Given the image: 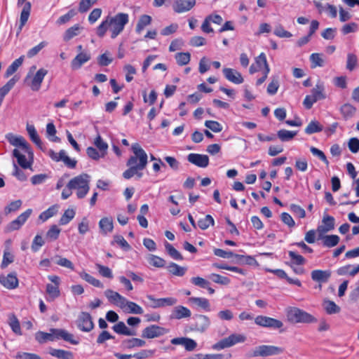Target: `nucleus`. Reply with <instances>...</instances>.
Here are the masks:
<instances>
[{"instance_id":"3c124183","label":"nucleus","mask_w":359,"mask_h":359,"mask_svg":"<svg viewBox=\"0 0 359 359\" xmlns=\"http://www.w3.org/2000/svg\"><path fill=\"white\" fill-rule=\"evenodd\" d=\"M324 86L323 84L318 83L311 90V96L316 99V101L324 99Z\"/></svg>"},{"instance_id":"39448f33","label":"nucleus","mask_w":359,"mask_h":359,"mask_svg":"<svg viewBox=\"0 0 359 359\" xmlns=\"http://www.w3.org/2000/svg\"><path fill=\"white\" fill-rule=\"evenodd\" d=\"M284 352V348L282 347L273 346V345H259L255 347L250 353V357H269L273 355H278Z\"/></svg>"},{"instance_id":"052dcab7","label":"nucleus","mask_w":359,"mask_h":359,"mask_svg":"<svg viewBox=\"0 0 359 359\" xmlns=\"http://www.w3.org/2000/svg\"><path fill=\"white\" fill-rule=\"evenodd\" d=\"M57 206L53 205V206L50 207L49 208H48L46 210L42 212L40 214L39 218L41 220H42L43 222H45L56 214L57 210Z\"/></svg>"},{"instance_id":"f3484780","label":"nucleus","mask_w":359,"mask_h":359,"mask_svg":"<svg viewBox=\"0 0 359 359\" xmlns=\"http://www.w3.org/2000/svg\"><path fill=\"white\" fill-rule=\"evenodd\" d=\"M196 4V0H175L172 8L177 13L189 11Z\"/></svg>"},{"instance_id":"774afa93","label":"nucleus","mask_w":359,"mask_h":359,"mask_svg":"<svg viewBox=\"0 0 359 359\" xmlns=\"http://www.w3.org/2000/svg\"><path fill=\"white\" fill-rule=\"evenodd\" d=\"M44 245V241L40 235H36L32 243V250L36 252Z\"/></svg>"},{"instance_id":"f03ea898","label":"nucleus","mask_w":359,"mask_h":359,"mask_svg":"<svg viewBox=\"0 0 359 359\" xmlns=\"http://www.w3.org/2000/svg\"><path fill=\"white\" fill-rule=\"evenodd\" d=\"M132 151L134 155L128 158L126 165L133 166L142 170H144L148 163L147 153L137 143L132 145Z\"/></svg>"},{"instance_id":"6e6552de","label":"nucleus","mask_w":359,"mask_h":359,"mask_svg":"<svg viewBox=\"0 0 359 359\" xmlns=\"http://www.w3.org/2000/svg\"><path fill=\"white\" fill-rule=\"evenodd\" d=\"M210 325V318L207 316L198 314L194 316L190 329L194 332L203 333L209 328Z\"/></svg>"},{"instance_id":"6e6d98bb","label":"nucleus","mask_w":359,"mask_h":359,"mask_svg":"<svg viewBox=\"0 0 359 359\" xmlns=\"http://www.w3.org/2000/svg\"><path fill=\"white\" fill-rule=\"evenodd\" d=\"M175 60L177 63L180 66H184L187 65L191 59V55L189 53H178L175 55Z\"/></svg>"},{"instance_id":"c03bdc74","label":"nucleus","mask_w":359,"mask_h":359,"mask_svg":"<svg viewBox=\"0 0 359 359\" xmlns=\"http://www.w3.org/2000/svg\"><path fill=\"white\" fill-rule=\"evenodd\" d=\"M94 145L96 148L102 152V154L106 155L108 149V144L103 140L102 137L98 135L94 140Z\"/></svg>"},{"instance_id":"bf43d9fd","label":"nucleus","mask_w":359,"mask_h":359,"mask_svg":"<svg viewBox=\"0 0 359 359\" xmlns=\"http://www.w3.org/2000/svg\"><path fill=\"white\" fill-rule=\"evenodd\" d=\"M86 154L89 158L95 161H98L100 158H104L106 156L102 154L101 151L93 147H88L87 148Z\"/></svg>"},{"instance_id":"9b49d317","label":"nucleus","mask_w":359,"mask_h":359,"mask_svg":"<svg viewBox=\"0 0 359 359\" xmlns=\"http://www.w3.org/2000/svg\"><path fill=\"white\" fill-rule=\"evenodd\" d=\"M48 156L51 158L52 160L59 162L62 161L65 165H67L69 168H74L76 165V161L74 159L70 158L67 155L65 150H61L60 152H55L53 150L50 149L48 151Z\"/></svg>"},{"instance_id":"393cba45","label":"nucleus","mask_w":359,"mask_h":359,"mask_svg":"<svg viewBox=\"0 0 359 359\" xmlns=\"http://www.w3.org/2000/svg\"><path fill=\"white\" fill-rule=\"evenodd\" d=\"M322 222L323 225L318 227V231L320 234L332 231L334 228L335 220L332 216L325 215L323 217Z\"/></svg>"},{"instance_id":"c9c22d12","label":"nucleus","mask_w":359,"mask_h":359,"mask_svg":"<svg viewBox=\"0 0 359 359\" xmlns=\"http://www.w3.org/2000/svg\"><path fill=\"white\" fill-rule=\"evenodd\" d=\"M323 239V244L325 247L332 248L336 246L339 242V237L337 235H327L320 236Z\"/></svg>"},{"instance_id":"864d4df0","label":"nucleus","mask_w":359,"mask_h":359,"mask_svg":"<svg viewBox=\"0 0 359 359\" xmlns=\"http://www.w3.org/2000/svg\"><path fill=\"white\" fill-rule=\"evenodd\" d=\"M297 132L290 131L287 130H280L278 131L277 136L283 142L291 140L295 135Z\"/></svg>"},{"instance_id":"37998d69","label":"nucleus","mask_w":359,"mask_h":359,"mask_svg":"<svg viewBox=\"0 0 359 359\" xmlns=\"http://www.w3.org/2000/svg\"><path fill=\"white\" fill-rule=\"evenodd\" d=\"M80 277L95 287L100 288L104 287L103 284L99 280L86 272L81 273Z\"/></svg>"},{"instance_id":"aec40b11","label":"nucleus","mask_w":359,"mask_h":359,"mask_svg":"<svg viewBox=\"0 0 359 359\" xmlns=\"http://www.w3.org/2000/svg\"><path fill=\"white\" fill-rule=\"evenodd\" d=\"M91 57L90 53L81 52L72 60L71 67L74 70L79 69L83 64L88 62Z\"/></svg>"},{"instance_id":"ddd939ff","label":"nucleus","mask_w":359,"mask_h":359,"mask_svg":"<svg viewBox=\"0 0 359 359\" xmlns=\"http://www.w3.org/2000/svg\"><path fill=\"white\" fill-rule=\"evenodd\" d=\"M147 299L149 300V306L153 309L162 308L165 306H171L175 305L177 299L174 297H165L156 299L153 295H147Z\"/></svg>"},{"instance_id":"2f4dec72","label":"nucleus","mask_w":359,"mask_h":359,"mask_svg":"<svg viewBox=\"0 0 359 359\" xmlns=\"http://www.w3.org/2000/svg\"><path fill=\"white\" fill-rule=\"evenodd\" d=\"M151 17L148 15H142L140 17L137 23L135 31L137 34H140L144 29L149 25L151 22Z\"/></svg>"},{"instance_id":"4d7b16f0","label":"nucleus","mask_w":359,"mask_h":359,"mask_svg":"<svg viewBox=\"0 0 359 359\" xmlns=\"http://www.w3.org/2000/svg\"><path fill=\"white\" fill-rule=\"evenodd\" d=\"M75 216V211L73 209H67L61 217L59 223L60 225L67 224Z\"/></svg>"},{"instance_id":"20e7f679","label":"nucleus","mask_w":359,"mask_h":359,"mask_svg":"<svg viewBox=\"0 0 359 359\" xmlns=\"http://www.w3.org/2000/svg\"><path fill=\"white\" fill-rule=\"evenodd\" d=\"M287 319L292 323H310L316 319L307 312L297 307H288L285 309Z\"/></svg>"},{"instance_id":"f257e3e1","label":"nucleus","mask_w":359,"mask_h":359,"mask_svg":"<svg viewBox=\"0 0 359 359\" xmlns=\"http://www.w3.org/2000/svg\"><path fill=\"white\" fill-rule=\"evenodd\" d=\"M128 21L129 16L127 13H118L114 16L108 15L97 27L96 34L99 37L102 38L109 29L111 33V37L115 39L123 32Z\"/></svg>"},{"instance_id":"09e8293b","label":"nucleus","mask_w":359,"mask_h":359,"mask_svg":"<svg viewBox=\"0 0 359 359\" xmlns=\"http://www.w3.org/2000/svg\"><path fill=\"white\" fill-rule=\"evenodd\" d=\"M147 261L150 265L157 268L163 267L165 264L163 259L154 255H149Z\"/></svg>"},{"instance_id":"a19ab883","label":"nucleus","mask_w":359,"mask_h":359,"mask_svg":"<svg viewBox=\"0 0 359 359\" xmlns=\"http://www.w3.org/2000/svg\"><path fill=\"white\" fill-rule=\"evenodd\" d=\"M340 111L344 118L348 119L351 118L355 114L356 109L351 104L346 103L341 107Z\"/></svg>"},{"instance_id":"a18cd8bd","label":"nucleus","mask_w":359,"mask_h":359,"mask_svg":"<svg viewBox=\"0 0 359 359\" xmlns=\"http://www.w3.org/2000/svg\"><path fill=\"white\" fill-rule=\"evenodd\" d=\"M214 254H215V255H216L217 257H222V258H226V259H229V258L235 257H237V258H239L240 259H241L245 257L243 255H235L231 251H225L224 250L219 249V248H215L214 250Z\"/></svg>"},{"instance_id":"79ce46f5","label":"nucleus","mask_w":359,"mask_h":359,"mask_svg":"<svg viewBox=\"0 0 359 359\" xmlns=\"http://www.w3.org/2000/svg\"><path fill=\"white\" fill-rule=\"evenodd\" d=\"M14 262V256L11 253L9 247H6L4 252L3 259L1 264L2 269L6 268L8 264Z\"/></svg>"},{"instance_id":"f8f14e48","label":"nucleus","mask_w":359,"mask_h":359,"mask_svg":"<svg viewBox=\"0 0 359 359\" xmlns=\"http://www.w3.org/2000/svg\"><path fill=\"white\" fill-rule=\"evenodd\" d=\"M169 332V330L156 325H151L145 327L142 332V337L154 339L161 337Z\"/></svg>"},{"instance_id":"603ef678","label":"nucleus","mask_w":359,"mask_h":359,"mask_svg":"<svg viewBox=\"0 0 359 359\" xmlns=\"http://www.w3.org/2000/svg\"><path fill=\"white\" fill-rule=\"evenodd\" d=\"M30 11H31V4H30V2L27 1L24 5V7L21 12V14H20V21L21 23V26H24L25 25V23L27 22V21L28 20V18H29V16L30 14Z\"/></svg>"},{"instance_id":"473e14b6","label":"nucleus","mask_w":359,"mask_h":359,"mask_svg":"<svg viewBox=\"0 0 359 359\" xmlns=\"http://www.w3.org/2000/svg\"><path fill=\"white\" fill-rule=\"evenodd\" d=\"M146 344L145 341L138 339L132 338L129 339H125L122 342V345L125 348L131 349L135 347H142Z\"/></svg>"},{"instance_id":"cd10ccee","label":"nucleus","mask_w":359,"mask_h":359,"mask_svg":"<svg viewBox=\"0 0 359 359\" xmlns=\"http://www.w3.org/2000/svg\"><path fill=\"white\" fill-rule=\"evenodd\" d=\"M311 276L314 281L326 283L331 276V272L330 271L313 270Z\"/></svg>"},{"instance_id":"5701e85b","label":"nucleus","mask_w":359,"mask_h":359,"mask_svg":"<svg viewBox=\"0 0 359 359\" xmlns=\"http://www.w3.org/2000/svg\"><path fill=\"white\" fill-rule=\"evenodd\" d=\"M191 316V311L184 306H177L174 307L170 314V318L172 319H182L185 318H189Z\"/></svg>"},{"instance_id":"e2e57ef3","label":"nucleus","mask_w":359,"mask_h":359,"mask_svg":"<svg viewBox=\"0 0 359 359\" xmlns=\"http://www.w3.org/2000/svg\"><path fill=\"white\" fill-rule=\"evenodd\" d=\"M15 81L14 79H10L4 86L0 88V98L4 100V97L9 93V91L14 86Z\"/></svg>"},{"instance_id":"a878e982","label":"nucleus","mask_w":359,"mask_h":359,"mask_svg":"<svg viewBox=\"0 0 359 359\" xmlns=\"http://www.w3.org/2000/svg\"><path fill=\"white\" fill-rule=\"evenodd\" d=\"M188 302L193 306L201 308L205 311H210V304L209 300L204 297H190Z\"/></svg>"},{"instance_id":"c85d7f7f","label":"nucleus","mask_w":359,"mask_h":359,"mask_svg":"<svg viewBox=\"0 0 359 359\" xmlns=\"http://www.w3.org/2000/svg\"><path fill=\"white\" fill-rule=\"evenodd\" d=\"M112 329L119 334L126 336H134L136 334L135 330L128 328L123 322H118L112 327Z\"/></svg>"},{"instance_id":"de8ad7c7","label":"nucleus","mask_w":359,"mask_h":359,"mask_svg":"<svg viewBox=\"0 0 359 359\" xmlns=\"http://www.w3.org/2000/svg\"><path fill=\"white\" fill-rule=\"evenodd\" d=\"M214 219L210 215H207L204 218L200 219L198 222V226L202 230H205L210 226H214Z\"/></svg>"},{"instance_id":"680f3d73","label":"nucleus","mask_w":359,"mask_h":359,"mask_svg":"<svg viewBox=\"0 0 359 359\" xmlns=\"http://www.w3.org/2000/svg\"><path fill=\"white\" fill-rule=\"evenodd\" d=\"M358 65V58L355 54L348 53L347 55L346 69L353 71Z\"/></svg>"},{"instance_id":"423d86ee","label":"nucleus","mask_w":359,"mask_h":359,"mask_svg":"<svg viewBox=\"0 0 359 359\" xmlns=\"http://www.w3.org/2000/svg\"><path fill=\"white\" fill-rule=\"evenodd\" d=\"M246 340L245 336L241 334H232L225 337L212 346L215 350H222L234 346L238 343H243Z\"/></svg>"},{"instance_id":"7ed1b4c3","label":"nucleus","mask_w":359,"mask_h":359,"mask_svg":"<svg viewBox=\"0 0 359 359\" xmlns=\"http://www.w3.org/2000/svg\"><path fill=\"white\" fill-rule=\"evenodd\" d=\"M90 176L86 173H82L69 182V187L73 189L77 190L76 195L79 198H84L88 194L90 187Z\"/></svg>"},{"instance_id":"6ab92c4d","label":"nucleus","mask_w":359,"mask_h":359,"mask_svg":"<svg viewBox=\"0 0 359 359\" xmlns=\"http://www.w3.org/2000/svg\"><path fill=\"white\" fill-rule=\"evenodd\" d=\"M50 334L53 338V341L62 339L66 341H69L72 344H77L78 341L73 339V335L67 331L62 329H50Z\"/></svg>"},{"instance_id":"9d476101","label":"nucleus","mask_w":359,"mask_h":359,"mask_svg":"<svg viewBox=\"0 0 359 359\" xmlns=\"http://www.w3.org/2000/svg\"><path fill=\"white\" fill-rule=\"evenodd\" d=\"M255 323L259 326L271 329H280L283 326L282 321L265 316H257Z\"/></svg>"},{"instance_id":"8fccbe9b","label":"nucleus","mask_w":359,"mask_h":359,"mask_svg":"<svg viewBox=\"0 0 359 359\" xmlns=\"http://www.w3.org/2000/svg\"><path fill=\"white\" fill-rule=\"evenodd\" d=\"M165 248L169 255L175 260H182L183 257L180 252H178L171 244L166 242L165 243Z\"/></svg>"},{"instance_id":"412c9836","label":"nucleus","mask_w":359,"mask_h":359,"mask_svg":"<svg viewBox=\"0 0 359 359\" xmlns=\"http://www.w3.org/2000/svg\"><path fill=\"white\" fill-rule=\"evenodd\" d=\"M223 73L228 81L235 84H241L243 82L242 75L236 69L231 68H224Z\"/></svg>"},{"instance_id":"b1692460","label":"nucleus","mask_w":359,"mask_h":359,"mask_svg":"<svg viewBox=\"0 0 359 359\" xmlns=\"http://www.w3.org/2000/svg\"><path fill=\"white\" fill-rule=\"evenodd\" d=\"M121 309L127 313L142 314L144 313V310L140 306L133 302L127 300L126 298H125L124 303Z\"/></svg>"},{"instance_id":"72a5a7b5","label":"nucleus","mask_w":359,"mask_h":359,"mask_svg":"<svg viewBox=\"0 0 359 359\" xmlns=\"http://www.w3.org/2000/svg\"><path fill=\"white\" fill-rule=\"evenodd\" d=\"M167 268H168V271L171 274L176 276H180V277L183 276L187 271V267L181 266L174 262H171L168 266Z\"/></svg>"},{"instance_id":"0e129e2a","label":"nucleus","mask_w":359,"mask_h":359,"mask_svg":"<svg viewBox=\"0 0 359 359\" xmlns=\"http://www.w3.org/2000/svg\"><path fill=\"white\" fill-rule=\"evenodd\" d=\"M112 60L113 59L111 57V54L107 51L97 57L99 65L102 67L109 65L111 63Z\"/></svg>"},{"instance_id":"a211bd4d","label":"nucleus","mask_w":359,"mask_h":359,"mask_svg":"<svg viewBox=\"0 0 359 359\" xmlns=\"http://www.w3.org/2000/svg\"><path fill=\"white\" fill-rule=\"evenodd\" d=\"M187 160L191 163L200 167L206 168L209 163V158L207 155L199 154H189Z\"/></svg>"},{"instance_id":"4c0bfd02","label":"nucleus","mask_w":359,"mask_h":359,"mask_svg":"<svg viewBox=\"0 0 359 359\" xmlns=\"http://www.w3.org/2000/svg\"><path fill=\"white\" fill-rule=\"evenodd\" d=\"M24 60V56H20L19 58L14 60L11 65L8 66L7 68L5 76L9 77L10 76L13 75L18 69L22 65V62Z\"/></svg>"},{"instance_id":"5fc2aeb1","label":"nucleus","mask_w":359,"mask_h":359,"mask_svg":"<svg viewBox=\"0 0 359 359\" xmlns=\"http://www.w3.org/2000/svg\"><path fill=\"white\" fill-rule=\"evenodd\" d=\"M288 255L290 258L291 264L296 265H303L306 262L304 257L294 251H288Z\"/></svg>"},{"instance_id":"58836bf2","label":"nucleus","mask_w":359,"mask_h":359,"mask_svg":"<svg viewBox=\"0 0 359 359\" xmlns=\"http://www.w3.org/2000/svg\"><path fill=\"white\" fill-rule=\"evenodd\" d=\"M323 130V126L317 121H311L306 128L305 133L308 135H311L316 133L321 132Z\"/></svg>"},{"instance_id":"49530a36","label":"nucleus","mask_w":359,"mask_h":359,"mask_svg":"<svg viewBox=\"0 0 359 359\" xmlns=\"http://www.w3.org/2000/svg\"><path fill=\"white\" fill-rule=\"evenodd\" d=\"M50 354L52 356L56 357L59 359H70L72 357V353L69 351L62 349H51Z\"/></svg>"},{"instance_id":"f704fd0d","label":"nucleus","mask_w":359,"mask_h":359,"mask_svg":"<svg viewBox=\"0 0 359 359\" xmlns=\"http://www.w3.org/2000/svg\"><path fill=\"white\" fill-rule=\"evenodd\" d=\"M8 323L9 326L11 327L12 331L15 334H16L18 335L22 334L20 322L15 314H13V313L9 314Z\"/></svg>"},{"instance_id":"69168bd1","label":"nucleus","mask_w":359,"mask_h":359,"mask_svg":"<svg viewBox=\"0 0 359 359\" xmlns=\"http://www.w3.org/2000/svg\"><path fill=\"white\" fill-rule=\"evenodd\" d=\"M95 266H96L97 269L98 270L99 273L102 276L108 278L110 279L113 278L112 271L109 267L103 266L100 264H96Z\"/></svg>"},{"instance_id":"e433bc0d","label":"nucleus","mask_w":359,"mask_h":359,"mask_svg":"<svg viewBox=\"0 0 359 359\" xmlns=\"http://www.w3.org/2000/svg\"><path fill=\"white\" fill-rule=\"evenodd\" d=\"M82 29L83 28L79 25H74L66 30L63 36V39L65 41H69L73 37L79 35Z\"/></svg>"},{"instance_id":"bb28decb","label":"nucleus","mask_w":359,"mask_h":359,"mask_svg":"<svg viewBox=\"0 0 359 359\" xmlns=\"http://www.w3.org/2000/svg\"><path fill=\"white\" fill-rule=\"evenodd\" d=\"M13 156L17 158L18 164L24 169L30 168L32 161L26 158L25 154L22 150L15 149L13 151Z\"/></svg>"},{"instance_id":"13d9d810","label":"nucleus","mask_w":359,"mask_h":359,"mask_svg":"<svg viewBox=\"0 0 359 359\" xmlns=\"http://www.w3.org/2000/svg\"><path fill=\"white\" fill-rule=\"evenodd\" d=\"M46 292L48 294V299L51 300L58 297L60 296V290L57 285H53V284H47Z\"/></svg>"},{"instance_id":"dca6fc26","label":"nucleus","mask_w":359,"mask_h":359,"mask_svg":"<svg viewBox=\"0 0 359 359\" xmlns=\"http://www.w3.org/2000/svg\"><path fill=\"white\" fill-rule=\"evenodd\" d=\"M0 283L6 289L13 290L18 287L19 282L15 273H8L7 276H0Z\"/></svg>"},{"instance_id":"ea45409f","label":"nucleus","mask_w":359,"mask_h":359,"mask_svg":"<svg viewBox=\"0 0 359 359\" xmlns=\"http://www.w3.org/2000/svg\"><path fill=\"white\" fill-rule=\"evenodd\" d=\"M323 306L327 313L330 315L340 312V307L338 306L333 301L325 300Z\"/></svg>"},{"instance_id":"0eeeda50","label":"nucleus","mask_w":359,"mask_h":359,"mask_svg":"<svg viewBox=\"0 0 359 359\" xmlns=\"http://www.w3.org/2000/svg\"><path fill=\"white\" fill-rule=\"evenodd\" d=\"M48 74V70L41 68L34 75L27 74L25 77V81L29 86L31 89L34 91H38L41 86L44 77Z\"/></svg>"},{"instance_id":"4468645a","label":"nucleus","mask_w":359,"mask_h":359,"mask_svg":"<svg viewBox=\"0 0 359 359\" xmlns=\"http://www.w3.org/2000/svg\"><path fill=\"white\" fill-rule=\"evenodd\" d=\"M76 325L78 328L86 332L91 331L94 327L91 316L86 312H81L76 320Z\"/></svg>"},{"instance_id":"338daca9","label":"nucleus","mask_w":359,"mask_h":359,"mask_svg":"<svg viewBox=\"0 0 359 359\" xmlns=\"http://www.w3.org/2000/svg\"><path fill=\"white\" fill-rule=\"evenodd\" d=\"M310 60L311 62V67L315 68L316 67H323L324 65V61L319 53H312L310 55Z\"/></svg>"},{"instance_id":"c756f323","label":"nucleus","mask_w":359,"mask_h":359,"mask_svg":"<svg viewBox=\"0 0 359 359\" xmlns=\"http://www.w3.org/2000/svg\"><path fill=\"white\" fill-rule=\"evenodd\" d=\"M99 227L103 234H107L113 231V220L110 217H104L99 222Z\"/></svg>"},{"instance_id":"1a4fd4ad","label":"nucleus","mask_w":359,"mask_h":359,"mask_svg":"<svg viewBox=\"0 0 359 359\" xmlns=\"http://www.w3.org/2000/svg\"><path fill=\"white\" fill-rule=\"evenodd\" d=\"M7 139L11 144L19 147L23 153L27 154L29 157L32 159L33 153L31 151L29 144L23 137L9 134L7 136Z\"/></svg>"},{"instance_id":"4be33fe9","label":"nucleus","mask_w":359,"mask_h":359,"mask_svg":"<svg viewBox=\"0 0 359 359\" xmlns=\"http://www.w3.org/2000/svg\"><path fill=\"white\" fill-rule=\"evenodd\" d=\"M104 294L111 304L121 308L126 297L121 295L118 292L110 289L106 290Z\"/></svg>"},{"instance_id":"7c9ffc66","label":"nucleus","mask_w":359,"mask_h":359,"mask_svg":"<svg viewBox=\"0 0 359 359\" xmlns=\"http://www.w3.org/2000/svg\"><path fill=\"white\" fill-rule=\"evenodd\" d=\"M27 131L29 135L31 140L36 144V145L42 149V142L33 125H27Z\"/></svg>"},{"instance_id":"2eb2a0df","label":"nucleus","mask_w":359,"mask_h":359,"mask_svg":"<svg viewBox=\"0 0 359 359\" xmlns=\"http://www.w3.org/2000/svg\"><path fill=\"white\" fill-rule=\"evenodd\" d=\"M32 212V209H27L26 211L20 214L15 219L11 222L6 226V231L11 232L18 230L25 223L29 217Z\"/></svg>"}]
</instances>
